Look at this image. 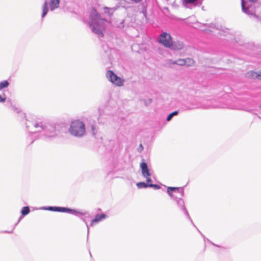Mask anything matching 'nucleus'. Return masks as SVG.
Returning a JSON list of instances; mask_svg holds the SVG:
<instances>
[{"mask_svg": "<svg viewBox=\"0 0 261 261\" xmlns=\"http://www.w3.org/2000/svg\"><path fill=\"white\" fill-rule=\"evenodd\" d=\"M169 63L172 64H177L180 66H184L186 65V59H178L176 61H173L172 60H170L169 61Z\"/></svg>", "mask_w": 261, "mask_h": 261, "instance_id": "13", "label": "nucleus"}, {"mask_svg": "<svg viewBox=\"0 0 261 261\" xmlns=\"http://www.w3.org/2000/svg\"><path fill=\"white\" fill-rule=\"evenodd\" d=\"M6 105L9 108H11L13 105L10 100H8L6 101Z\"/></svg>", "mask_w": 261, "mask_h": 261, "instance_id": "25", "label": "nucleus"}, {"mask_svg": "<svg viewBox=\"0 0 261 261\" xmlns=\"http://www.w3.org/2000/svg\"><path fill=\"white\" fill-rule=\"evenodd\" d=\"M9 83L8 81L5 80L0 82V90L9 86Z\"/></svg>", "mask_w": 261, "mask_h": 261, "instance_id": "16", "label": "nucleus"}, {"mask_svg": "<svg viewBox=\"0 0 261 261\" xmlns=\"http://www.w3.org/2000/svg\"><path fill=\"white\" fill-rule=\"evenodd\" d=\"M60 0H51L49 5L50 7V10L51 11H54L55 9L58 8L59 6Z\"/></svg>", "mask_w": 261, "mask_h": 261, "instance_id": "12", "label": "nucleus"}, {"mask_svg": "<svg viewBox=\"0 0 261 261\" xmlns=\"http://www.w3.org/2000/svg\"><path fill=\"white\" fill-rule=\"evenodd\" d=\"M26 128L32 135L37 133H40V138L43 139H51L57 137L59 133V125L27 121L25 122Z\"/></svg>", "mask_w": 261, "mask_h": 261, "instance_id": "1", "label": "nucleus"}, {"mask_svg": "<svg viewBox=\"0 0 261 261\" xmlns=\"http://www.w3.org/2000/svg\"><path fill=\"white\" fill-rule=\"evenodd\" d=\"M14 112H16L17 113H19V110L18 108H17L16 107H15L14 106H13L11 108Z\"/></svg>", "mask_w": 261, "mask_h": 261, "instance_id": "26", "label": "nucleus"}, {"mask_svg": "<svg viewBox=\"0 0 261 261\" xmlns=\"http://www.w3.org/2000/svg\"><path fill=\"white\" fill-rule=\"evenodd\" d=\"M106 76L109 81L117 86H121L123 84L124 80L118 76L111 70L107 71Z\"/></svg>", "mask_w": 261, "mask_h": 261, "instance_id": "6", "label": "nucleus"}, {"mask_svg": "<svg viewBox=\"0 0 261 261\" xmlns=\"http://www.w3.org/2000/svg\"><path fill=\"white\" fill-rule=\"evenodd\" d=\"M173 48L177 50H180L183 48L184 44L182 42H178L176 44L175 43L172 45Z\"/></svg>", "mask_w": 261, "mask_h": 261, "instance_id": "17", "label": "nucleus"}, {"mask_svg": "<svg viewBox=\"0 0 261 261\" xmlns=\"http://www.w3.org/2000/svg\"><path fill=\"white\" fill-rule=\"evenodd\" d=\"M142 12H143V13H146V10L145 9V10H142Z\"/></svg>", "mask_w": 261, "mask_h": 261, "instance_id": "37", "label": "nucleus"}, {"mask_svg": "<svg viewBox=\"0 0 261 261\" xmlns=\"http://www.w3.org/2000/svg\"><path fill=\"white\" fill-rule=\"evenodd\" d=\"M69 131L75 137H82L86 132L85 124L80 120H74L71 122Z\"/></svg>", "mask_w": 261, "mask_h": 261, "instance_id": "4", "label": "nucleus"}, {"mask_svg": "<svg viewBox=\"0 0 261 261\" xmlns=\"http://www.w3.org/2000/svg\"><path fill=\"white\" fill-rule=\"evenodd\" d=\"M137 186L139 189L147 188L149 187V184H147L144 182H140L137 184Z\"/></svg>", "mask_w": 261, "mask_h": 261, "instance_id": "21", "label": "nucleus"}, {"mask_svg": "<svg viewBox=\"0 0 261 261\" xmlns=\"http://www.w3.org/2000/svg\"><path fill=\"white\" fill-rule=\"evenodd\" d=\"M151 102H152V99H149V102L151 103Z\"/></svg>", "mask_w": 261, "mask_h": 261, "instance_id": "38", "label": "nucleus"}, {"mask_svg": "<svg viewBox=\"0 0 261 261\" xmlns=\"http://www.w3.org/2000/svg\"><path fill=\"white\" fill-rule=\"evenodd\" d=\"M186 108H184V110H192L194 109L199 108L200 106L199 105L192 103L190 105L185 106Z\"/></svg>", "mask_w": 261, "mask_h": 261, "instance_id": "15", "label": "nucleus"}, {"mask_svg": "<svg viewBox=\"0 0 261 261\" xmlns=\"http://www.w3.org/2000/svg\"><path fill=\"white\" fill-rule=\"evenodd\" d=\"M244 110L247 111V112H248L249 113H252V111L253 110H257L256 109H253L245 108V109H244Z\"/></svg>", "mask_w": 261, "mask_h": 261, "instance_id": "28", "label": "nucleus"}, {"mask_svg": "<svg viewBox=\"0 0 261 261\" xmlns=\"http://www.w3.org/2000/svg\"><path fill=\"white\" fill-rule=\"evenodd\" d=\"M140 166L141 169L142 174L143 177L147 178L151 175L147 164L145 162L144 159H142V162L140 164Z\"/></svg>", "mask_w": 261, "mask_h": 261, "instance_id": "9", "label": "nucleus"}, {"mask_svg": "<svg viewBox=\"0 0 261 261\" xmlns=\"http://www.w3.org/2000/svg\"><path fill=\"white\" fill-rule=\"evenodd\" d=\"M246 76L252 79L261 80V71L258 72L250 71L246 73Z\"/></svg>", "mask_w": 261, "mask_h": 261, "instance_id": "10", "label": "nucleus"}, {"mask_svg": "<svg viewBox=\"0 0 261 261\" xmlns=\"http://www.w3.org/2000/svg\"><path fill=\"white\" fill-rule=\"evenodd\" d=\"M107 215L104 214H100V215H96L95 216V217L94 219H93L91 221V223H90V226H92L93 225V224L95 223H98V222H99L100 221L103 220V219H105L107 218Z\"/></svg>", "mask_w": 261, "mask_h": 261, "instance_id": "11", "label": "nucleus"}, {"mask_svg": "<svg viewBox=\"0 0 261 261\" xmlns=\"http://www.w3.org/2000/svg\"><path fill=\"white\" fill-rule=\"evenodd\" d=\"M257 0H248L249 2L254 3Z\"/></svg>", "mask_w": 261, "mask_h": 261, "instance_id": "35", "label": "nucleus"}, {"mask_svg": "<svg viewBox=\"0 0 261 261\" xmlns=\"http://www.w3.org/2000/svg\"><path fill=\"white\" fill-rule=\"evenodd\" d=\"M258 107L259 108L261 109V105Z\"/></svg>", "mask_w": 261, "mask_h": 261, "instance_id": "40", "label": "nucleus"}, {"mask_svg": "<svg viewBox=\"0 0 261 261\" xmlns=\"http://www.w3.org/2000/svg\"><path fill=\"white\" fill-rule=\"evenodd\" d=\"M186 65L187 66H190L194 63L193 60L191 58H187V59H186Z\"/></svg>", "mask_w": 261, "mask_h": 261, "instance_id": "23", "label": "nucleus"}, {"mask_svg": "<svg viewBox=\"0 0 261 261\" xmlns=\"http://www.w3.org/2000/svg\"><path fill=\"white\" fill-rule=\"evenodd\" d=\"M89 25L92 32L100 36H103L106 24L108 22L106 19L101 17L100 14L93 10L89 15Z\"/></svg>", "mask_w": 261, "mask_h": 261, "instance_id": "3", "label": "nucleus"}, {"mask_svg": "<svg viewBox=\"0 0 261 261\" xmlns=\"http://www.w3.org/2000/svg\"><path fill=\"white\" fill-rule=\"evenodd\" d=\"M149 187L153 188L154 189H159L161 187L156 184H149Z\"/></svg>", "mask_w": 261, "mask_h": 261, "instance_id": "24", "label": "nucleus"}, {"mask_svg": "<svg viewBox=\"0 0 261 261\" xmlns=\"http://www.w3.org/2000/svg\"><path fill=\"white\" fill-rule=\"evenodd\" d=\"M22 217H23V216H20V217L19 218V220H18V223L19 222H20V220H21V219L22 218Z\"/></svg>", "mask_w": 261, "mask_h": 261, "instance_id": "36", "label": "nucleus"}, {"mask_svg": "<svg viewBox=\"0 0 261 261\" xmlns=\"http://www.w3.org/2000/svg\"><path fill=\"white\" fill-rule=\"evenodd\" d=\"M245 3V1L244 0H242L241 5H242V11L244 13H245L247 14H250L249 11L248 9L246 7Z\"/></svg>", "mask_w": 261, "mask_h": 261, "instance_id": "19", "label": "nucleus"}, {"mask_svg": "<svg viewBox=\"0 0 261 261\" xmlns=\"http://www.w3.org/2000/svg\"><path fill=\"white\" fill-rule=\"evenodd\" d=\"M82 219L85 222L87 227V230H88V234H89V226L87 224V222H86L84 218H82Z\"/></svg>", "mask_w": 261, "mask_h": 261, "instance_id": "31", "label": "nucleus"}, {"mask_svg": "<svg viewBox=\"0 0 261 261\" xmlns=\"http://www.w3.org/2000/svg\"><path fill=\"white\" fill-rule=\"evenodd\" d=\"M158 41L166 47H170L173 45L171 35L166 32H164L160 35Z\"/></svg>", "mask_w": 261, "mask_h": 261, "instance_id": "7", "label": "nucleus"}, {"mask_svg": "<svg viewBox=\"0 0 261 261\" xmlns=\"http://www.w3.org/2000/svg\"><path fill=\"white\" fill-rule=\"evenodd\" d=\"M91 130H92V135L94 136L95 135L96 133L95 132V126L94 125H92L91 126Z\"/></svg>", "mask_w": 261, "mask_h": 261, "instance_id": "27", "label": "nucleus"}, {"mask_svg": "<svg viewBox=\"0 0 261 261\" xmlns=\"http://www.w3.org/2000/svg\"><path fill=\"white\" fill-rule=\"evenodd\" d=\"M167 192L170 196L171 198L175 201L177 207L184 213L187 218L189 219L192 224L195 226L185 206V201L182 198L184 195L183 188L169 187L167 188Z\"/></svg>", "mask_w": 261, "mask_h": 261, "instance_id": "2", "label": "nucleus"}, {"mask_svg": "<svg viewBox=\"0 0 261 261\" xmlns=\"http://www.w3.org/2000/svg\"><path fill=\"white\" fill-rule=\"evenodd\" d=\"M133 2L138 4L142 2V0H131Z\"/></svg>", "mask_w": 261, "mask_h": 261, "instance_id": "30", "label": "nucleus"}, {"mask_svg": "<svg viewBox=\"0 0 261 261\" xmlns=\"http://www.w3.org/2000/svg\"><path fill=\"white\" fill-rule=\"evenodd\" d=\"M5 232H6V233H11L12 231H5Z\"/></svg>", "mask_w": 261, "mask_h": 261, "instance_id": "39", "label": "nucleus"}, {"mask_svg": "<svg viewBox=\"0 0 261 261\" xmlns=\"http://www.w3.org/2000/svg\"><path fill=\"white\" fill-rule=\"evenodd\" d=\"M202 2V0H184L183 4L184 6L189 9H192L197 6H200Z\"/></svg>", "mask_w": 261, "mask_h": 261, "instance_id": "8", "label": "nucleus"}, {"mask_svg": "<svg viewBox=\"0 0 261 261\" xmlns=\"http://www.w3.org/2000/svg\"><path fill=\"white\" fill-rule=\"evenodd\" d=\"M178 114V111H174L173 112L169 114L167 117L166 120L167 121H170L174 116L177 115Z\"/></svg>", "mask_w": 261, "mask_h": 261, "instance_id": "20", "label": "nucleus"}, {"mask_svg": "<svg viewBox=\"0 0 261 261\" xmlns=\"http://www.w3.org/2000/svg\"><path fill=\"white\" fill-rule=\"evenodd\" d=\"M30 212V208L29 206H24L23 207L21 211V213L22 216H24L28 215Z\"/></svg>", "mask_w": 261, "mask_h": 261, "instance_id": "18", "label": "nucleus"}, {"mask_svg": "<svg viewBox=\"0 0 261 261\" xmlns=\"http://www.w3.org/2000/svg\"><path fill=\"white\" fill-rule=\"evenodd\" d=\"M141 148V150L140 151H142L143 149V147L142 145V144H140V145H139V149Z\"/></svg>", "mask_w": 261, "mask_h": 261, "instance_id": "34", "label": "nucleus"}, {"mask_svg": "<svg viewBox=\"0 0 261 261\" xmlns=\"http://www.w3.org/2000/svg\"><path fill=\"white\" fill-rule=\"evenodd\" d=\"M105 13L108 14L109 15H111L113 14V12L114 11V8H109L108 7H105Z\"/></svg>", "mask_w": 261, "mask_h": 261, "instance_id": "22", "label": "nucleus"}, {"mask_svg": "<svg viewBox=\"0 0 261 261\" xmlns=\"http://www.w3.org/2000/svg\"><path fill=\"white\" fill-rule=\"evenodd\" d=\"M32 136L31 135V136H30L29 137H28V139H29V140H31V142H30L31 144L34 141V140H32Z\"/></svg>", "mask_w": 261, "mask_h": 261, "instance_id": "32", "label": "nucleus"}, {"mask_svg": "<svg viewBox=\"0 0 261 261\" xmlns=\"http://www.w3.org/2000/svg\"><path fill=\"white\" fill-rule=\"evenodd\" d=\"M146 179H147V182H150L152 181L151 179L149 177H147L146 178Z\"/></svg>", "mask_w": 261, "mask_h": 261, "instance_id": "33", "label": "nucleus"}, {"mask_svg": "<svg viewBox=\"0 0 261 261\" xmlns=\"http://www.w3.org/2000/svg\"><path fill=\"white\" fill-rule=\"evenodd\" d=\"M48 11V4L47 1L44 3L42 7V17H44L47 13Z\"/></svg>", "mask_w": 261, "mask_h": 261, "instance_id": "14", "label": "nucleus"}, {"mask_svg": "<svg viewBox=\"0 0 261 261\" xmlns=\"http://www.w3.org/2000/svg\"><path fill=\"white\" fill-rule=\"evenodd\" d=\"M42 210H48L50 211L68 213L75 216H79V215H84L85 214L77 211L76 210L71 209L68 207H59V206H47L43 207L42 208Z\"/></svg>", "mask_w": 261, "mask_h": 261, "instance_id": "5", "label": "nucleus"}, {"mask_svg": "<svg viewBox=\"0 0 261 261\" xmlns=\"http://www.w3.org/2000/svg\"><path fill=\"white\" fill-rule=\"evenodd\" d=\"M6 98H3L1 95H0V102H4L5 101Z\"/></svg>", "mask_w": 261, "mask_h": 261, "instance_id": "29", "label": "nucleus"}]
</instances>
